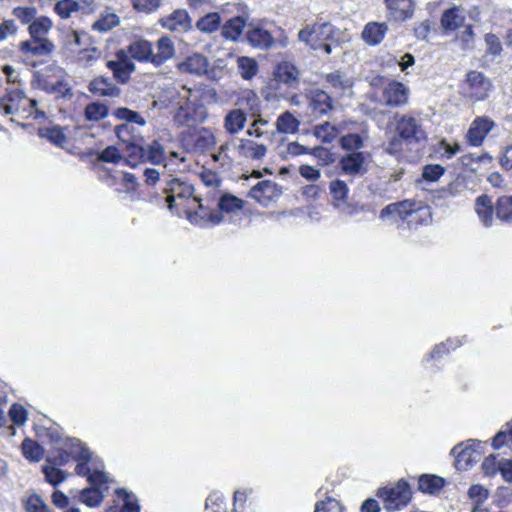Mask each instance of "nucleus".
Returning <instances> with one entry per match:
<instances>
[{
	"label": "nucleus",
	"instance_id": "nucleus-1",
	"mask_svg": "<svg viewBox=\"0 0 512 512\" xmlns=\"http://www.w3.org/2000/svg\"><path fill=\"white\" fill-rule=\"evenodd\" d=\"M71 459L77 461L76 474L86 477L92 486L101 487L107 484L108 476L103 471L102 462L94 458L89 448L79 439L67 438L61 447L55 449L53 454L46 458V463L60 468Z\"/></svg>",
	"mask_w": 512,
	"mask_h": 512
},
{
	"label": "nucleus",
	"instance_id": "nucleus-2",
	"mask_svg": "<svg viewBox=\"0 0 512 512\" xmlns=\"http://www.w3.org/2000/svg\"><path fill=\"white\" fill-rule=\"evenodd\" d=\"M53 27L47 16L36 17L28 26L29 40L20 42L19 50L32 56H48L55 50L54 43L47 37Z\"/></svg>",
	"mask_w": 512,
	"mask_h": 512
},
{
	"label": "nucleus",
	"instance_id": "nucleus-3",
	"mask_svg": "<svg viewBox=\"0 0 512 512\" xmlns=\"http://www.w3.org/2000/svg\"><path fill=\"white\" fill-rule=\"evenodd\" d=\"M37 101L28 98L20 88L10 89L0 97V111L4 115H18L22 118L32 117L37 120L45 117V112L37 109Z\"/></svg>",
	"mask_w": 512,
	"mask_h": 512
},
{
	"label": "nucleus",
	"instance_id": "nucleus-4",
	"mask_svg": "<svg viewBox=\"0 0 512 512\" xmlns=\"http://www.w3.org/2000/svg\"><path fill=\"white\" fill-rule=\"evenodd\" d=\"M376 496L382 500L386 510L396 511L408 505L412 498V491L409 483L400 479L394 486L379 488Z\"/></svg>",
	"mask_w": 512,
	"mask_h": 512
},
{
	"label": "nucleus",
	"instance_id": "nucleus-5",
	"mask_svg": "<svg viewBox=\"0 0 512 512\" xmlns=\"http://www.w3.org/2000/svg\"><path fill=\"white\" fill-rule=\"evenodd\" d=\"M394 121L396 133L405 139L406 144H418L426 139V133L419 117L412 114L396 113Z\"/></svg>",
	"mask_w": 512,
	"mask_h": 512
},
{
	"label": "nucleus",
	"instance_id": "nucleus-6",
	"mask_svg": "<svg viewBox=\"0 0 512 512\" xmlns=\"http://www.w3.org/2000/svg\"><path fill=\"white\" fill-rule=\"evenodd\" d=\"M194 189L192 185L181 181L178 178H171L167 181L166 187L164 188V194L166 195L165 201L169 210H173L177 206V201L192 198V201L199 203V207L202 210L203 205L201 200L193 195Z\"/></svg>",
	"mask_w": 512,
	"mask_h": 512
},
{
	"label": "nucleus",
	"instance_id": "nucleus-7",
	"mask_svg": "<svg viewBox=\"0 0 512 512\" xmlns=\"http://www.w3.org/2000/svg\"><path fill=\"white\" fill-rule=\"evenodd\" d=\"M492 89V83L484 73L469 71L466 76L464 90L466 95L473 101L485 100Z\"/></svg>",
	"mask_w": 512,
	"mask_h": 512
},
{
	"label": "nucleus",
	"instance_id": "nucleus-8",
	"mask_svg": "<svg viewBox=\"0 0 512 512\" xmlns=\"http://www.w3.org/2000/svg\"><path fill=\"white\" fill-rule=\"evenodd\" d=\"M386 20L390 23H403L414 17L416 4L414 0H383Z\"/></svg>",
	"mask_w": 512,
	"mask_h": 512
},
{
	"label": "nucleus",
	"instance_id": "nucleus-9",
	"mask_svg": "<svg viewBox=\"0 0 512 512\" xmlns=\"http://www.w3.org/2000/svg\"><path fill=\"white\" fill-rule=\"evenodd\" d=\"M283 193L282 186L270 180H263L254 185L248 195L255 199L260 205L268 207L275 202Z\"/></svg>",
	"mask_w": 512,
	"mask_h": 512
},
{
	"label": "nucleus",
	"instance_id": "nucleus-10",
	"mask_svg": "<svg viewBox=\"0 0 512 512\" xmlns=\"http://www.w3.org/2000/svg\"><path fill=\"white\" fill-rule=\"evenodd\" d=\"M243 204L244 202L240 198L229 193H224L220 195L218 199L217 206L219 211H204L202 209V214L200 216L202 219L207 218V220L212 224H219L223 219L221 212L231 213L241 210L243 208Z\"/></svg>",
	"mask_w": 512,
	"mask_h": 512
},
{
	"label": "nucleus",
	"instance_id": "nucleus-11",
	"mask_svg": "<svg viewBox=\"0 0 512 512\" xmlns=\"http://www.w3.org/2000/svg\"><path fill=\"white\" fill-rule=\"evenodd\" d=\"M474 445L482 446L477 439H469L453 447L451 453L454 455L458 469H466L471 463L479 460L481 452L474 448Z\"/></svg>",
	"mask_w": 512,
	"mask_h": 512
},
{
	"label": "nucleus",
	"instance_id": "nucleus-12",
	"mask_svg": "<svg viewBox=\"0 0 512 512\" xmlns=\"http://www.w3.org/2000/svg\"><path fill=\"white\" fill-rule=\"evenodd\" d=\"M495 127V122L487 117V116H480L476 117L467 133H466V140L469 145L473 147H479L483 144L486 136L488 133Z\"/></svg>",
	"mask_w": 512,
	"mask_h": 512
},
{
	"label": "nucleus",
	"instance_id": "nucleus-13",
	"mask_svg": "<svg viewBox=\"0 0 512 512\" xmlns=\"http://www.w3.org/2000/svg\"><path fill=\"white\" fill-rule=\"evenodd\" d=\"M410 90L403 83L392 80L382 91L384 103L389 107H401L408 104Z\"/></svg>",
	"mask_w": 512,
	"mask_h": 512
},
{
	"label": "nucleus",
	"instance_id": "nucleus-14",
	"mask_svg": "<svg viewBox=\"0 0 512 512\" xmlns=\"http://www.w3.org/2000/svg\"><path fill=\"white\" fill-rule=\"evenodd\" d=\"M116 57L117 59L115 60L107 61L106 67L112 71L113 77L116 81L125 84L129 81L136 66L122 50L116 53Z\"/></svg>",
	"mask_w": 512,
	"mask_h": 512
},
{
	"label": "nucleus",
	"instance_id": "nucleus-15",
	"mask_svg": "<svg viewBox=\"0 0 512 512\" xmlns=\"http://www.w3.org/2000/svg\"><path fill=\"white\" fill-rule=\"evenodd\" d=\"M160 25L172 32L185 33L192 28V19L185 9H176L159 20Z\"/></svg>",
	"mask_w": 512,
	"mask_h": 512
},
{
	"label": "nucleus",
	"instance_id": "nucleus-16",
	"mask_svg": "<svg viewBox=\"0 0 512 512\" xmlns=\"http://www.w3.org/2000/svg\"><path fill=\"white\" fill-rule=\"evenodd\" d=\"M366 153L350 152L339 160V167L343 174L349 176H362L367 172Z\"/></svg>",
	"mask_w": 512,
	"mask_h": 512
},
{
	"label": "nucleus",
	"instance_id": "nucleus-17",
	"mask_svg": "<svg viewBox=\"0 0 512 512\" xmlns=\"http://www.w3.org/2000/svg\"><path fill=\"white\" fill-rule=\"evenodd\" d=\"M155 49L152 46V64L155 67L163 65L175 55V45L168 35L161 36L155 43Z\"/></svg>",
	"mask_w": 512,
	"mask_h": 512
},
{
	"label": "nucleus",
	"instance_id": "nucleus-18",
	"mask_svg": "<svg viewBox=\"0 0 512 512\" xmlns=\"http://www.w3.org/2000/svg\"><path fill=\"white\" fill-rule=\"evenodd\" d=\"M209 66L208 59L200 53H194L177 64V69L181 73L194 74L197 76L207 72Z\"/></svg>",
	"mask_w": 512,
	"mask_h": 512
},
{
	"label": "nucleus",
	"instance_id": "nucleus-19",
	"mask_svg": "<svg viewBox=\"0 0 512 512\" xmlns=\"http://www.w3.org/2000/svg\"><path fill=\"white\" fill-rule=\"evenodd\" d=\"M274 74L276 80L279 82L285 84L289 88L298 89L300 83V72L291 62L284 61L279 63L276 66Z\"/></svg>",
	"mask_w": 512,
	"mask_h": 512
},
{
	"label": "nucleus",
	"instance_id": "nucleus-20",
	"mask_svg": "<svg viewBox=\"0 0 512 512\" xmlns=\"http://www.w3.org/2000/svg\"><path fill=\"white\" fill-rule=\"evenodd\" d=\"M88 90L99 97H119L121 89L116 86L108 77L98 76L90 81Z\"/></svg>",
	"mask_w": 512,
	"mask_h": 512
},
{
	"label": "nucleus",
	"instance_id": "nucleus-21",
	"mask_svg": "<svg viewBox=\"0 0 512 512\" xmlns=\"http://www.w3.org/2000/svg\"><path fill=\"white\" fill-rule=\"evenodd\" d=\"M388 32V25L386 22H368L361 33L362 40L369 46L379 45L385 38Z\"/></svg>",
	"mask_w": 512,
	"mask_h": 512
},
{
	"label": "nucleus",
	"instance_id": "nucleus-22",
	"mask_svg": "<svg viewBox=\"0 0 512 512\" xmlns=\"http://www.w3.org/2000/svg\"><path fill=\"white\" fill-rule=\"evenodd\" d=\"M474 208L482 225L486 228L491 227L494 214V208L491 199L485 194L478 196L475 200Z\"/></svg>",
	"mask_w": 512,
	"mask_h": 512
},
{
	"label": "nucleus",
	"instance_id": "nucleus-23",
	"mask_svg": "<svg viewBox=\"0 0 512 512\" xmlns=\"http://www.w3.org/2000/svg\"><path fill=\"white\" fill-rule=\"evenodd\" d=\"M246 35L248 42L257 48H270L274 42L271 34L261 26H250Z\"/></svg>",
	"mask_w": 512,
	"mask_h": 512
},
{
	"label": "nucleus",
	"instance_id": "nucleus-24",
	"mask_svg": "<svg viewBox=\"0 0 512 512\" xmlns=\"http://www.w3.org/2000/svg\"><path fill=\"white\" fill-rule=\"evenodd\" d=\"M236 149L241 156L254 160L262 159L267 152L265 145L258 144L250 139H241Z\"/></svg>",
	"mask_w": 512,
	"mask_h": 512
},
{
	"label": "nucleus",
	"instance_id": "nucleus-25",
	"mask_svg": "<svg viewBox=\"0 0 512 512\" xmlns=\"http://www.w3.org/2000/svg\"><path fill=\"white\" fill-rule=\"evenodd\" d=\"M130 56L139 62L152 63V43L145 39H139L128 46Z\"/></svg>",
	"mask_w": 512,
	"mask_h": 512
},
{
	"label": "nucleus",
	"instance_id": "nucleus-26",
	"mask_svg": "<svg viewBox=\"0 0 512 512\" xmlns=\"http://www.w3.org/2000/svg\"><path fill=\"white\" fill-rule=\"evenodd\" d=\"M464 20V10L459 6H454L443 12L441 16V26L445 30H456L463 25Z\"/></svg>",
	"mask_w": 512,
	"mask_h": 512
},
{
	"label": "nucleus",
	"instance_id": "nucleus-27",
	"mask_svg": "<svg viewBox=\"0 0 512 512\" xmlns=\"http://www.w3.org/2000/svg\"><path fill=\"white\" fill-rule=\"evenodd\" d=\"M247 121V115L242 109L230 110L224 118V128L229 134L240 132Z\"/></svg>",
	"mask_w": 512,
	"mask_h": 512
},
{
	"label": "nucleus",
	"instance_id": "nucleus-28",
	"mask_svg": "<svg viewBox=\"0 0 512 512\" xmlns=\"http://www.w3.org/2000/svg\"><path fill=\"white\" fill-rule=\"evenodd\" d=\"M445 485V480L434 474H423L418 478V489L425 494H437Z\"/></svg>",
	"mask_w": 512,
	"mask_h": 512
},
{
	"label": "nucleus",
	"instance_id": "nucleus-29",
	"mask_svg": "<svg viewBox=\"0 0 512 512\" xmlns=\"http://www.w3.org/2000/svg\"><path fill=\"white\" fill-rule=\"evenodd\" d=\"M246 27V22L243 17L236 16L228 21L222 26L221 35L228 40L237 41L244 28Z\"/></svg>",
	"mask_w": 512,
	"mask_h": 512
},
{
	"label": "nucleus",
	"instance_id": "nucleus-30",
	"mask_svg": "<svg viewBox=\"0 0 512 512\" xmlns=\"http://www.w3.org/2000/svg\"><path fill=\"white\" fill-rule=\"evenodd\" d=\"M329 192L333 200V206L340 208L347 201L349 187L345 181L335 179L329 183Z\"/></svg>",
	"mask_w": 512,
	"mask_h": 512
},
{
	"label": "nucleus",
	"instance_id": "nucleus-31",
	"mask_svg": "<svg viewBox=\"0 0 512 512\" xmlns=\"http://www.w3.org/2000/svg\"><path fill=\"white\" fill-rule=\"evenodd\" d=\"M311 106L315 112L321 115L327 114L333 109L332 98L324 90L317 89L312 94Z\"/></svg>",
	"mask_w": 512,
	"mask_h": 512
},
{
	"label": "nucleus",
	"instance_id": "nucleus-32",
	"mask_svg": "<svg viewBox=\"0 0 512 512\" xmlns=\"http://www.w3.org/2000/svg\"><path fill=\"white\" fill-rule=\"evenodd\" d=\"M300 121L289 111L280 114L276 121L277 131L283 134H294L298 131Z\"/></svg>",
	"mask_w": 512,
	"mask_h": 512
},
{
	"label": "nucleus",
	"instance_id": "nucleus-33",
	"mask_svg": "<svg viewBox=\"0 0 512 512\" xmlns=\"http://www.w3.org/2000/svg\"><path fill=\"white\" fill-rule=\"evenodd\" d=\"M38 135L41 138L47 139L52 144L63 147L67 142V137L60 126L54 125L51 127H43L38 130Z\"/></svg>",
	"mask_w": 512,
	"mask_h": 512
},
{
	"label": "nucleus",
	"instance_id": "nucleus-34",
	"mask_svg": "<svg viewBox=\"0 0 512 512\" xmlns=\"http://www.w3.org/2000/svg\"><path fill=\"white\" fill-rule=\"evenodd\" d=\"M221 25V16L217 12L204 15L196 22V28L203 33H213Z\"/></svg>",
	"mask_w": 512,
	"mask_h": 512
},
{
	"label": "nucleus",
	"instance_id": "nucleus-35",
	"mask_svg": "<svg viewBox=\"0 0 512 512\" xmlns=\"http://www.w3.org/2000/svg\"><path fill=\"white\" fill-rule=\"evenodd\" d=\"M109 115V108L102 102H91L84 109L85 119L88 121H100Z\"/></svg>",
	"mask_w": 512,
	"mask_h": 512
},
{
	"label": "nucleus",
	"instance_id": "nucleus-36",
	"mask_svg": "<svg viewBox=\"0 0 512 512\" xmlns=\"http://www.w3.org/2000/svg\"><path fill=\"white\" fill-rule=\"evenodd\" d=\"M164 160V148L159 141L154 140L145 147L144 162L160 165Z\"/></svg>",
	"mask_w": 512,
	"mask_h": 512
},
{
	"label": "nucleus",
	"instance_id": "nucleus-37",
	"mask_svg": "<svg viewBox=\"0 0 512 512\" xmlns=\"http://www.w3.org/2000/svg\"><path fill=\"white\" fill-rule=\"evenodd\" d=\"M325 78H326L327 83L332 88L339 91L341 94H344L346 91L350 90L353 85L350 78L346 77L339 71L329 73L326 75Z\"/></svg>",
	"mask_w": 512,
	"mask_h": 512
},
{
	"label": "nucleus",
	"instance_id": "nucleus-38",
	"mask_svg": "<svg viewBox=\"0 0 512 512\" xmlns=\"http://www.w3.org/2000/svg\"><path fill=\"white\" fill-rule=\"evenodd\" d=\"M84 1L78 0H59L54 5V11L63 19L71 17L72 13L83 8Z\"/></svg>",
	"mask_w": 512,
	"mask_h": 512
},
{
	"label": "nucleus",
	"instance_id": "nucleus-39",
	"mask_svg": "<svg viewBox=\"0 0 512 512\" xmlns=\"http://www.w3.org/2000/svg\"><path fill=\"white\" fill-rule=\"evenodd\" d=\"M21 448L24 457L30 461L38 462L43 457V447L32 439H24Z\"/></svg>",
	"mask_w": 512,
	"mask_h": 512
},
{
	"label": "nucleus",
	"instance_id": "nucleus-40",
	"mask_svg": "<svg viewBox=\"0 0 512 512\" xmlns=\"http://www.w3.org/2000/svg\"><path fill=\"white\" fill-rule=\"evenodd\" d=\"M113 115L119 119L126 121V124L134 123L139 126H145L146 125V119L137 111H133L126 107H120L113 111Z\"/></svg>",
	"mask_w": 512,
	"mask_h": 512
},
{
	"label": "nucleus",
	"instance_id": "nucleus-41",
	"mask_svg": "<svg viewBox=\"0 0 512 512\" xmlns=\"http://www.w3.org/2000/svg\"><path fill=\"white\" fill-rule=\"evenodd\" d=\"M42 473L45 476V480L54 487L58 486L67 478L65 471L48 463L42 466Z\"/></svg>",
	"mask_w": 512,
	"mask_h": 512
},
{
	"label": "nucleus",
	"instance_id": "nucleus-42",
	"mask_svg": "<svg viewBox=\"0 0 512 512\" xmlns=\"http://www.w3.org/2000/svg\"><path fill=\"white\" fill-rule=\"evenodd\" d=\"M462 344V341L459 338L447 339L446 342L440 343L436 345L430 354L427 356L426 360L435 359L438 360L442 358L444 355L449 353L450 349H456Z\"/></svg>",
	"mask_w": 512,
	"mask_h": 512
},
{
	"label": "nucleus",
	"instance_id": "nucleus-43",
	"mask_svg": "<svg viewBox=\"0 0 512 512\" xmlns=\"http://www.w3.org/2000/svg\"><path fill=\"white\" fill-rule=\"evenodd\" d=\"M496 216L504 222L512 223V196H502L498 198Z\"/></svg>",
	"mask_w": 512,
	"mask_h": 512
},
{
	"label": "nucleus",
	"instance_id": "nucleus-44",
	"mask_svg": "<svg viewBox=\"0 0 512 512\" xmlns=\"http://www.w3.org/2000/svg\"><path fill=\"white\" fill-rule=\"evenodd\" d=\"M237 63L238 71L242 78L250 80L256 75L258 71V64L253 58L245 56L239 57Z\"/></svg>",
	"mask_w": 512,
	"mask_h": 512
},
{
	"label": "nucleus",
	"instance_id": "nucleus-45",
	"mask_svg": "<svg viewBox=\"0 0 512 512\" xmlns=\"http://www.w3.org/2000/svg\"><path fill=\"white\" fill-rule=\"evenodd\" d=\"M119 23L120 19L115 13H106L101 14L99 19L93 23L92 28L99 32H107L118 26Z\"/></svg>",
	"mask_w": 512,
	"mask_h": 512
},
{
	"label": "nucleus",
	"instance_id": "nucleus-46",
	"mask_svg": "<svg viewBox=\"0 0 512 512\" xmlns=\"http://www.w3.org/2000/svg\"><path fill=\"white\" fill-rule=\"evenodd\" d=\"M26 512H50L43 498L37 493H32L23 500Z\"/></svg>",
	"mask_w": 512,
	"mask_h": 512
},
{
	"label": "nucleus",
	"instance_id": "nucleus-47",
	"mask_svg": "<svg viewBox=\"0 0 512 512\" xmlns=\"http://www.w3.org/2000/svg\"><path fill=\"white\" fill-rule=\"evenodd\" d=\"M100 55L101 52L96 47L83 48L77 52L76 62L84 67L92 66Z\"/></svg>",
	"mask_w": 512,
	"mask_h": 512
},
{
	"label": "nucleus",
	"instance_id": "nucleus-48",
	"mask_svg": "<svg viewBox=\"0 0 512 512\" xmlns=\"http://www.w3.org/2000/svg\"><path fill=\"white\" fill-rule=\"evenodd\" d=\"M314 135L324 143H331L337 135V129L329 122L316 125Z\"/></svg>",
	"mask_w": 512,
	"mask_h": 512
},
{
	"label": "nucleus",
	"instance_id": "nucleus-49",
	"mask_svg": "<svg viewBox=\"0 0 512 512\" xmlns=\"http://www.w3.org/2000/svg\"><path fill=\"white\" fill-rule=\"evenodd\" d=\"M340 145L344 150L358 152L364 146V141L359 134L349 133L340 138Z\"/></svg>",
	"mask_w": 512,
	"mask_h": 512
},
{
	"label": "nucleus",
	"instance_id": "nucleus-50",
	"mask_svg": "<svg viewBox=\"0 0 512 512\" xmlns=\"http://www.w3.org/2000/svg\"><path fill=\"white\" fill-rule=\"evenodd\" d=\"M489 491L480 484L471 485L468 496L473 501V506L483 507V503L489 498Z\"/></svg>",
	"mask_w": 512,
	"mask_h": 512
},
{
	"label": "nucleus",
	"instance_id": "nucleus-51",
	"mask_svg": "<svg viewBox=\"0 0 512 512\" xmlns=\"http://www.w3.org/2000/svg\"><path fill=\"white\" fill-rule=\"evenodd\" d=\"M13 16H15L22 24L28 26L36 18L37 9L35 7H15L12 10Z\"/></svg>",
	"mask_w": 512,
	"mask_h": 512
},
{
	"label": "nucleus",
	"instance_id": "nucleus-52",
	"mask_svg": "<svg viewBox=\"0 0 512 512\" xmlns=\"http://www.w3.org/2000/svg\"><path fill=\"white\" fill-rule=\"evenodd\" d=\"M205 507L210 512H225L226 505L223 495L219 492L211 493L206 499Z\"/></svg>",
	"mask_w": 512,
	"mask_h": 512
},
{
	"label": "nucleus",
	"instance_id": "nucleus-53",
	"mask_svg": "<svg viewBox=\"0 0 512 512\" xmlns=\"http://www.w3.org/2000/svg\"><path fill=\"white\" fill-rule=\"evenodd\" d=\"M337 209L340 210L345 216H348V217H354L361 213H366V212L371 211L370 206L367 204H362V203H358V202L347 203V201H345V204L343 206H341L340 208H337ZM372 212H374V211L372 210Z\"/></svg>",
	"mask_w": 512,
	"mask_h": 512
},
{
	"label": "nucleus",
	"instance_id": "nucleus-54",
	"mask_svg": "<svg viewBox=\"0 0 512 512\" xmlns=\"http://www.w3.org/2000/svg\"><path fill=\"white\" fill-rule=\"evenodd\" d=\"M103 496L96 488H85L81 492V501L89 507H96L102 502Z\"/></svg>",
	"mask_w": 512,
	"mask_h": 512
},
{
	"label": "nucleus",
	"instance_id": "nucleus-55",
	"mask_svg": "<svg viewBox=\"0 0 512 512\" xmlns=\"http://www.w3.org/2000/svg\"><path fill=\"white\" fill-rule=\"evenodd\" d=\"M84 38H87V34L75 30H68L64 36V45L68 49L75 51L76 47L84 45Z\"/></svg>",
	"mask_w": 512,
	"mask_h": 512
},
{
	"label": "nucleus",
	"instance_id": "nucleus-56",
	"mask_svg": "<svg viewBox=\"0 0 512 512\" xmlns=\"http://www.w3.org/2000/svg\"><path fill=\"white\" fill-rule=\"evenodd\" d=\"M127 151H128V153H127L126 162L129 165L135 166L137 161L144 162V153H145L144 146L129 142L127 145Z\"/></svg>",
	"mask_w": 512,
	"mask_h": 512
},
{
	"label": "nucleus",
	"instance_id": "nucleus-57",
	"mask_svg": "<svg viewBox=\"0 0 512 512\" xmlns=\"http://www.w3.org/2000/svg\"><path fill=\"white\" fill-rule=\"evenodd\" d=\"M116 494L124 501V512H140V505L132 494L128 493L124 488H118Z\"/></svg>",
	"mask_w": 512,
	"mask_h": 512
},
{
	"label": "nucleus",
	"instance_id": "nucleus-58",
	"mask_svg": "<svg viewBox=\"0 0 512 512\" xmlns=\"http://www.w3.org/2000/svg\"><path fill=\"white\" fill-rule=\"evenodd\" d=\"M445 173V168L440 164H427L422 169V177L429 182L437 181Z\"/></svg>",
	"mask_w": 512,
	"mask_h": 512
},
{
	"label": "nucleus",
	"instance_id": "nucleus-59",
	"mask_svg": "<svg viewBox=\"0 0 512 512\" xmlns=\"http://www.w3.org/2000/svg\"><path fill=\"white\" fill-rule=\"evenodd\" d=\"M486 52L492 56H499L503 50L501 41L498 36L493 33L485 35Z\"/></svg>",
	"mask_w": 512,
	"mask_h": 512
},
{
	"label": "nucleus",
	"instance_id": "nucleus-60",
	"mask_svg": "<svg viewBox=\"0 0 512 512\" xmlns=\"http://www.w3.org/2000/svg\"><path fill=\"white\" fill-rule=\"evenodd\" d=\"M405 139H403L398 133L392 136L389 141L385 144L384 150L392 156H398L403 151V145Z\"/></svg>",
	"mask_w": 512,
	"mask_h": 512
},
{
	"label": "nucleus",
	"instance_id": "nucleus-61",
	"mask_svg": "<svg viewBox=\"0 0 512 512\" xmlns=\"http://www.w3.org/2000/svg\"><path fill=\"white\" fill-rule=\"evenodd\" d=\"M195 144L200 150H208L216 144V138L209 130H203L198 134Z\"/></svg>",
	"mask_w": 512,
	"mask_h": 512
},
{
	"label": "nucleus",
	"instance_id": "nucleus-62",
	"mask_svg": "<svg viewBox=\"0 0 512 512\" xmlns=\"http://www.w3.org/2000/svg\"><path fill=\"white\" fill-rule=\"evenodd\" d=\"M97 159L106 163H118L122 159V155L115 146H108L98 154Z\"/></svg>",
	"mask_w": 512,
	"mask_h": 512
},
{
	"label": "nucleus",
	"instance_id": "nucleus-63",
	"mask_svg": "<svg viewBox=\"0 0 512 512\" xmlns=\"http://www.w3.org/2000/svg\"><path fill=\"white\" fill-rule=\"evenodd\" d=\"M310 154L317 158L321 165H329L334 162V154L328 148L314 147Z\"/></svg>",
	"mask_w": 512,
	"mask_h": 512
},
{
	"label": "nucleus",
	"instance_id": "nucleus-64",
	"mask_svg": "<svg viewBox=\"0 0 512 512\" xmlns=\"http://www.w3.org/2000/svg\"><path fill=\"white\" fill-rule=\"evenodd\" d=\"M11 421L16 425H23L27 420V411L20 404H13L9 409Z\"/></svg>",
	"mask_w": 512,
	"mask_h": 512
}]
</instances>
